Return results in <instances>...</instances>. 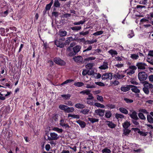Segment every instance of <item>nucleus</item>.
Listing matches in <instances>:
<instances>
[{
    "mask_svg": "<svg viewBox=\"0 0 153 153\" xmlns=\"http://www.w3.org/2000/svg\"><path fill=\"white\" fill-rule=\"evenodd\" d=\"M65 38H62L59 39V40H56L55 41V43L57 47L60 48H62L64 47L65 44L64 41Z\"/></svg>",
    "mask_w": 153,
    "mask_h": 153,
    "instance_id": "nucleus-1",
    "label": "nucleus"
},
{
    "mask_svg": "<svg viewBox=\"0 0 153 153\" xmlns=\"http://www.w3.org/2000/svg\"><path fill=\"white\" fill-rule=\"evenodd\" d=\"M81 48V47L79 45L75 46L73 48V51H71L69 53V56H72L76 55L79 52Z\"/></svg>",
    "mask_w": 153,
    "mask_h": 153,
    "instance_id": "nucleus-2",
    "label": "nucleus"
},
{
    "mask_svg": "<svg viewBox=\"0 0 153 153\" xmlns=\"http://www.w3.org/2000/svg\"><path fill=\"white\" fill-rule=\"evenodd\" d=\"M50 137L48 136V139L49 140H57L59 138V136L55 132H51L50 133Z\"/></svg>",
    "mask_w": 153,
    "mask_h": 153,
    "instance_id": "nucleus-3",
    "label": "nucleus"
},
{
    "mask_svg": "<svg viewBox=\"0 0 153 153\" xmlns=\"http://www.w3.org/2000/svg\"><path fill=\"white\" fill-rule=\"evenodd\" d=\"M138 76V78L140 81H145L146 79L148 76L147 74L144 72L139 73Z\"/></svg>",
    "mask_w": 153,
    "mask_h": 153,
    "instance_id": "nucleus-4",
    "label": "nucleus"
},
{
    "mask_svg": "<svg viewBox=\"0 0 153 153\" xmlns=\"http://www.w3.org/2000/svg\"><path fill=\"white\" fill-rule=\"evenodd\" d=\"M113 75L111 73H105L102 76V78L103 80L111 79H112Z\"/></svg>",
    "mask_w": 153,
    "mask_h": 153,
    "instance_id": "nucleus-5",
    "label": "nucleus"
},
{
    "mask_svg": "<svg viewBox=\"0 0 153 153\" xmlns=\"http://www.w3.org/2000/svg\"><path fill=\"white\" fill-rule=\"evenodd\" d=\"M53 61L56 64L61 65H64L65 64V62L59 58H55Z\"/></svg>",
    "mask_w": 153,
    "mask_h": 153,
    "instance_id": "nucleus-6",
    "label": "nucleus"
},
{
    "mask_svg": "<svg viewBox=\"0 0 153 153\" xmlns=\"http://www.w3.org/2000/svg\"><path fill=\"white\" fill-rule=\"evenodd\" d=\"M137 67L135 66H130L127 72V74L131 75L134 73V70H136Z\"/></svg>",
    "mask_w": 153,
    "mask_h": 153,
    "instance_id": "nucleus-7",
    "label": "nucleus"
},
{
    "mask_svg": "<svg viewBox=\"0 0 153 153\" xmlns=\"http://www.w3.org/2000/svg\"><path fill=\"white\" fill-rule=\"evenodd\" d=\"M137 66L138 69L144 70L147 67L146 64L143 62H138L137 64Z\"/></svg>",
    "mask_w": 153,
    "mask_h": 153,
    "instance_id": "nucleus-8",
    "label": "nucleus"
},
{
    "mask_svg": "<svg viewBox=\"0 0 153 153\" xmlns=\"http://www.w3.org/2000/svg\"><path fill=\"white\" fill-rule=\"evenodd\" d=\"M105 110L98 109L95 111V113L97 115L100 117H102L104 115Z\"/></svg>",
    "mask_w": 153,
    "mask_h": 153,
    "instance_id": "nucleus-9",
    "label": "nucleus"
},
{
    "mask_svg": "<svg viewBox=\"0 0 153 153\" xmlns=\"http://www.w3.org/2000/svg\"><path fill=\"white\" fill-rule=\"evenodd\" d=\"M125 76V75L122 74L120 73V72L116 73L114 75V78H115L116 79H121Z\"/></svg>",
    "mask_w": 153,
    "mask_h": 153,
    "instance_id": "nucleus-10",
    "label": "nucleus"
},
{
    "mask_svg": "<svg viewBox=\"0 0 153 153\" xmlns=\"http://www.w3.org/2000/svg\"><path fill=\"white\" fill-rule=\"evenodd\" d=\"M129 115L133 120L139 119V118L137 116V113L135 111H134L132 112L131 113L129 114Z\"/></svg>",
    "mask_w": 153,
    "mask_h": 153,
    "instance_id": "nucleus-11",
    "label": "nucleus"
},
{
    "mask_svg": "<svg viewBox=\"0 0 153 153\" xmlns=\"http://www.w3.org/2000/svg\"><path fill=\"white\" fill-rule=\"evenodd\" d=\"M143 84L144 87L148 88V89L153 88V85L149 83L148 82L144 81L143 82Z\"/></svg>",
    "mask_w": 153,
    "mask_h": 153,
    "instance_id": "nucleus-12",
    "label": "nucleus"
},
{
    "mask_svg": "<svg viewBox=\"0 0 153 153\" xmlns=\"http://www.w3.org/2000/svg\"><path fill=\"white\" fill-rule=\"evenodd\" d=\"M65 121L63 119H62L60 120L59 125L62 127H65V128H69V125L67 123H65Z\"/></svg>",
    "mask_w": 153,
    "mask_h": 153,
    "instance_id": "nucleus-13",
    "label": "nucleus"
},
{
    "mask_svg": "<svg viewBox=\"0 0 153 153\" xmlns=\"http://www.w3.org/2000/svg\"><path fill=\"white\" fill-rule=\"evenodd\" d=\"M133 86V85H128L126 87L122 86L121 88L120 89L122 91L126 92L129 91L130 88H132Z\"/></svg>",
    "mask_w": 153,
    "mask_h": 153,
    "instance_id": "nucleus-14",
    "label": "nucleus"
},
{
    "mask_svg": "<svg viewBox=\"0 0 153 153\" xmlns=\"http://www.w3.org/2000/svg\"><path fill=\"white\" fill-rule=\"evenodd\" d=\"M74 59L75 61L78 62H81L83 61L82 58L80 56H75L74 58Z\"/></svg>",
    "mask_w": 153,
    "mask_h": 153,
    "instance_id": "nucleus-15",
    "label": "nucleus"
},
{
    "mask_svg": "<svg viewBox=\"0 0 153 153\" xmlns=\"http://www.w3.org/2000/svg\"><path fill=\"white\" fill-rule=\"evenodd\" d=\"M76 122L81 127L83 128L85 127L86 125L85 123L82 121L79 120L76 121Z\"/></svg>",
    "mask_w": 153,
    "mask_h": 153,
    "instance_id": "nucleus-16",
    "label": "nucleus"
},
{
    "mask_svg": "<svg viewBox=\"0 0 153 153\" xmlns=\"http://www.w3.org/2000/svg\"><path fill=\"white\" fill-rule=\"evenodd\" d=\"M75 107L78 109H82L85 107V105L80 103H78L75 104Z\"/></svg>",
    "mask_w": 153,
    "mask_h": 153,
    "instance_id": "nucleus-17",
    "label": "nucleus"
},
{
    "mask_svg": "<svg viewBox=\"0 0 153 153\" xmlns=\"http://www.w3.org/2000/svg\"><path fill=\"white\" fill-rule=\"evenodd\" d=\"M106 124L111 128H113L115 127V125L112 122L108 121L105 122Z\"/></svg>",
    "mask_w": 153,
    "mask_h": 153,
    "instance_id": "nucleus-18",
    "label": "nucleus"
},
{
    "mask_svg": "<svg viewBox=\"0 0 153 153\" xmlns=\"http://www.w3.org/2000/svg\"><path fill=\"white\" fill-rule=\"evenodd\" d=\"M52 130L56 131L58 133H61L63 131V130L62 128H60L57 127H54L52 128Z\"/></svg>",
    "mask_w": 153,
    "mask_h": 153,
    "instance_id": "nucleus-19",
    "label": "nucleus"
},
{
    "mask_svg": "<svg viewBox=\"0 0 153 153\" xmlns=\"http://www.w3.org/2000/svg\"><path fill=\"white\" fill-rule=\"evenodd\" d=\"M131 124L129 122L126 121L123 124V127L125 129H127L130 126Z\"/></svg>",
    "mask_w": 153,
    "mask_h": 153,
    "instance_id": "nucleus-20",
    "label": "nucleus"
},
{
    "mask_svg": "<svg viewBox=\"0 0 153 153\" xmlns=\"http://www.w3.org/2000/svg\"><path fill=\"white\" fill-rule=\"evenodd\" d=\"M86 85V88H93L96 87V86L94 85V83H90L87 84H85Z\"/></svg>",
    "mask_w": 153,
    "mask_h": 153,
    "instance_id": "nucleus-21",
    "label": "nucleus"
},
{
    "mask_svg": "<svg viewBox=\"0 0 153 153\" xmlns=\"http://www.w3.org/2000/svg\"><path fill=\"white\" fill-rule=\"evenodd\" d=\"M68 107L65 105H60L59 106V107L60 109L64 111L65 112Z\"/></svg>",
    "mask_w": 153,
    "mask_h": 153,
    "instance_id": "nucleus-22",
    "label": "nucleus"
},
{
    "mask_svg": "<svg viewBox=\"0 0 153 153\" xmlns=\"http://www.w3.org/2000/svg\"><path fill=\"white\" fill-rule=\"evenodd\" d=\"M108 64L107 63H105L102 65L100 66L99 68L101 69L105 70L108 68Z\"/></svg>",
    "mask_w": 153,
    "mask_h": 153,
    "instance_id": "nucleus-23",
    "label": "nucleus"
},
{
    "mask_svg": "<svg viewBox=\"0 0 153 153\" xmlns=\"http://www.w3.org/2000/svg\"><path fill=\"white\" fill-rule=\"evenodd\" d=\"M88 120L89 121H90L92 123H94L96 122H97L99 121V120L98 119H96L92 117H89L88 118Z\"/></svg>",
    "mask_w": 153,
    "mask_h": 153,
    "instance_id": "nucleus-24",
    "label": "nucleus"
},
{
    "mask_svg": "<svg viewBox=\"0 0 153 153\" xmlns=\"http://www.w3.org/2000/svg\"><path fill=\"white\" fill-rule=\"evenodd\" d=\"M147 119L148 122L150 123H153V118L150 115H147Z\"/></svg>",
    "mask_w": 153,
    "mask_h": 153,
    "instance_id": "nucleus-25",
    "label": "nucleus"
},
{
    "mask_svg": "<svg viewBox=\"0 0 153 153\" xmlns=\"http://www.w3.org/2000/svg\"><path fill=\"white\" fill-rule=\"evenodd\" d=\"M90 92L91 91L90 90L87 89L80 92V93L83 95L86 94V95H88L90 93Z\"/></svg>",
    "mask_w": 153,
    "mask_h": 153,
    "instance_id": "nucleus-26",
    "label": "nucleus"
},
{
    "mask_svg": "<svg viewBox=\"0 0 153 153\" xmlns=\"http://www.w3.org/2000/svg\"><path fill=\"white\" fill-rule=\"evenodd\" d=\"M74 110L75 109L73 107H68L65 112L68 113H71L74 112Z\"/></svg>",
    "mask_w": 153,
    "mask_h": 153,
    "instance_id": "nucleus-27",
    "label": "nucleus"
},
{
    "mask_svg": "<svg viewBox=\"0 0 153 153\" xmlns=\"http://www.w3.org/2000/svg\"><path fill=\"white\" fill-rule=\"evenodd\" d=\"M10 108L9 106H7L5 107L3 111V113H4L6 115L8 114L10 111Z\"/></svg>",
    "mask_w": 153,
    "mask_h": 153,
    "instance_id": "nucleus-28",
    "label": "nucleus"
},
{
    "mask_svg": "<svg viewBox=\"0 0 153 153\" xmlns=\"http://www.w3.org/2000/svg\"><path fill=\"white\" fill-rule=\"evenodd\" d=\"M119 111L122 113L125 114H127L128 113V111L123 108H119Z\"/></svg>",
    "mask_w": 153,
    "mask_h": 153,
    "instance_id": "nucleus-29",
    "label": "nucleus"
},
{
    "mask_svg": "<svg viewBox=\"0 0 153 153\" xmlns=\"http://www.w3.org/2000/svg\"><path fill=\"white\" fill-rule=\"evenodd\" d=\"M108 52L112 56H113L114 55H116L117 54V52L115 51L114 50L112 49H111L110 50L108 51Z\"/></svg>",
    "mask_w": 153,
    "mask_h": 153,
    "instance_id": "nucleus-30",
    "label": "nucleus"
},
{
    "mask_svg": "<svg viewBox=\"0 0 153 153\" xmlns=\"http://www.w3.org/2000/svg\"><path fill=\"white\" fill-rule=\"evenodd\" d=\"M73 38L71 37H69L67 38V40H66L65 43H64L66 45L67 44H68L70 43V42L71 41H72L73 40Z\"/></svg>",
    "mask_w": 153,
    "mask_h": 153,
    "instance_id": "nucleus-31",
    "label": "nucleus"
},
{
    "mask_svg": "<svg viewBox=\"0 0 153 153\" xmlns=\"http://www.w3.org/2000/svg\"><path fill=\"white\" fill-rule=\"evenodd\" d=\"M131 88V90L136 93H139L140 92V90L135 86L133 85V86Z\"/></svg>",
    "mask_w": 153,
    "mask_h": 153,
    "instance_id": "nucleus-32",
    "label": "nucleus"
},
{
    "mask_svg": "<svg viewBox=\"0 0 153 153\" xmlns=\"http://www.w3.org/2000/svg\"><path fill=\"white\" fill-rule=\"evenodd\" d=\"M81 28L82 27L81 26H75L71 27V29L73 30L78 31L81 29Z\"/></svg>",
    "mask_w": 153,
    "mask_h": 153,
    "instance_id": "nucleus-33",
    "label": "nucleus"
},
{
    "mask_svg": "<svg viewBox=\"0 0 153 153\" xmlns=\"http://www.w3.org/2000/svg\"><path fill=\"white\" fill-rule=\"evenodd\" d=\"M59 34L61 36H64L67 35V32L60 30L59 31Z\"/></svg>",
    "mask_w": 153,
    "mask_h": 153,
    "instance_id": "nucleus-34",
    "label": "nucleus"
},
{
    "mask_svg": "<svg viewBox=\"0 0 153 153\" xmlns=\"http://www.w3.org/2000/svg\"><path fill=\"white\" fill-rule=\"evenodd\" d=\"M74 85L78 87H80L83 86L84 84L82 82H75L74 84Z\"/></svg>",
    "mask_w": 153,
    "mask_h": 153,
    "instance_id": "nucleus-35",
    "label": "nucleus"
},
{
    "mask_svg": "<svg viewBox=\"0 0 153 153\" xmlns=\"http://www.w3.org/2000/svg\"><path fill=\"white\" fill-rule=\"evenodd\" d=\"M94 105L98 107L102 108H104L105 107V106L103 105L98 102L95 103Z\"/></svg>",
    "mask_w": 153,
    "mask_h": 153,
    "instance_id": "nucleus-36",
    "label": "nucleus"
},
{
    "mask_svg": "<svg viewBox=\"0 0 153 153\" xmlns=\"http://www.w3.org/2000/svg\"><path fill=\"white\" fill-rule=\"evenodd\" d=\"M131 132V130L127 129H124L123 134L126 136H128Z\"/></svg>",
    "mask_w": 153,
    "mask_h": 153,
    "instance_id": "nucleus-37",
    "label": "nucleus"
},
{
    "mask_svg": "<svg viewBox=\"0 0 153 153\" xmlns=\"http://www.w3.org/2000/svg\"><path fill=\"white\" fill-rule=\"evenodd\" d=\"M60 3L58 0H55L54 3V6L56 7H59L60 6Z\"/></svg>",
    "mask_w": 153,
    "mask_h": 153,
    "instance_id": "nucleus-38",
    "label": "nucleus"
},
{
    "mask_svg": "<svg viewBox=\"0 0 153 153\" xmlns=\"http://www.w3.org/2000/svg\"><path fill=\"white\" fill-rule=\"evenodd\" d=\"M85 22V20L84 19L83 20H81L78 22H75L74 23V25H78L80 24H83Z\"/></svg>",
    "mask_w": 153,
    "mask_h": 153,
    "instance_id": "nucleus-39",
    "label": "nucleus"
},
{
    "mask_svg": "<svg viewBox=\"0 0 153 153\" xmlns=\"http://www.w3.org/2000/svg\"><path fill=\"white\" fill-rule=\"evenodd\" d=\"M138 116L139 117L141 120H145L146 119V117L142 113L140 112L139 113Z\"/></svg>",
    "mask_w": 153,
    "mask_h": 153,
    "instance_id": "nucleus-40",
    "label": "nucleus"
},
{
    "mask_svg": "<svg viewBox=\"0 0 153 153\" xmlns=\"http://www.w3.org/2000/svg\"><path fill=\"white\" fill-rule=\"evenodd\" d=\"M139 56L138 54H131V55L130 57L133 59H137L139 58Z\"/></svg>",
    "mask_w": 153,
    "mask_h": 153,
    "instance_id": "nucleus-41",
    "label": "nucleus"
},
{
    "mask_svg": "<svg viewBox=\"0 0 153 153\" xmlns=\"http://www.w3.org/2000/svg\"><path fill=\"white\" fill-rule=\"evenodd\" d=\"M124 116L123 115L120 114L116 113L115 114V117L117 119L119 118H123L124 117Z\"/></svg>",
    "mask_w": 153,
    "mask_h": 153,
    "instance_id": "nucleus-42",
    "label": "nucleus"
},
{
    "mask_svg": "<svg viewBox=\"0 0 153 153\" xmlns=\"http://www.w3.org/2000/svg\"><path fill=\"white\" fill-rule=\"evenodd\" d=\"M61 97L64 98L66 100L69 99L71 97V95L69 94H62L61 95Z\"/></svg>",
    "mask_w": 153,
    "mask_h": 153,
    "instance_id": "nucleus-43",
    "label": "nucleus"
},
{
    "mask_svg": "<svg viewBox=\"0 0 153 153\" xmlns=\"http://www.w3.org/2000/svg\"><path fill=\"white\" fill-rule=\"evenodd\" d=\"M102 153H110L111 151L110 149L105 148L102 150Z\"/></svg>",
    "mask_w": 153,
    "mask_h": 153,
    "instance_id": "nucleus-44",
    "label": "nucleus"
},
{
    "mask_svg": "<svg viewBox=\"0 0 153 153\" xmlns=\"http://www.w3.org/2000/svg\"><path fill=\"white\" fill-rule=\"evenodd\" d=\"M111 116V113L110 111H106L105 114V116L107 118H110Z\"/></svg>",
    "mask_w": 153,
    "mask_h": 153,
    "instance_id": "nucleus-45",
    "label": "nucleus"
},
{
    "mask_svg": "<svg viewBox=\"0 0 153 153\" xmlns=\"http://www.w3.org/2000/svg\"><path fill=\"white\" fill-rule=\"evenodd\" d=\"M89 110L88 109H84L82 110L81 112L82 113L84 114H88Z\"/></svg>",
    "mask_w": 153,
    "mask_h": 153,
    "instance_id": "nucleus-46",
    "label": "nucleus"
},
{
    "mask_svg": "<svg viewBox=\"0 0 153 153\" xmlns=\"http://www.w3.org/2000/svg\"><path fill=\"white\" fill-rule=\"evenodd\" d=\"M106 106L107 107V108L110 109H113L115 108V106L112 104H108L106 105Z\"/></svg>",
    "mask_w": 153,
    "mask_h": 153,
    "instance_id": "nucleus-47",
    "label": "nucleus"
},
{
    "mask_svg": "<svg viewBox=\"0 0 153 153\" xmlns=\"http://www.w3.org/2000/svg\"><path fill=\"white\" fill-rule=\"evenodd\" d=\"M89 33V31H88L84 32L82 31L79 33V34L80 35H82L83 36H85L88 35Z\"/></svg>",
    "mask_w": 153,
    "mask_h": 153,
    "instance_id": "nucleus-48",
    "label": "nucleus"
},
{
    "mask_svg": "<svg viewBox=\"0 0 153 153\" xmlns=\"http://www.w3.org/2000/svg\"><path fill=\"white\" fill-rule=\"evenodd\" d=\"M103 32L102 31H99L97 32L96 33H94L93 35L94 36H98L102 34Z\"/></svg>",
    "mask_w": 153,
    "mask_h": 153,
    "instance_id": "nucleus-49",
    "label": "nucleus"
},
{
    "mask_svg": "<svg viewBox=\"0 0 153 153\" xmlns=\"http://www.w3.org/2000/svg\"><path fill=\"white\" fill-rule=\"evenodd\" d=\"M73 81V80L72 79H68L66 81L63 82L62 83L61 85H62L64 84H67L68 83L71 82Z\"/></svg>",
    "mask_w": 153,
    "mask_h": 153,
    "instance_id": "nucleus-50",
    "label": "nucleus"
},
{
    "mask_svg": "<svg viewBox=\"0 0 153 153\" xmlns=\"http://www.w3.org/2000/svg\"><path fill=\"white\" fill-rule=\"evenodd\" d=\"M88 95V97L87 98V100H92L94 99V97H93L92 94L90 93Z\"/></svg>",
    "mask_w": 153,
    "mask_h": 153,
    "instance_id": "nucleus-51",
    "label": "nucleus"
},
{
    "mask_svg": "<svg viewBox=\"0 0 153 153\" xmlns=\"http://www.w3.org/2000/svg\"><path fill=\"white\" fill-rule=\"evenodd\" d=\"M143 91L146 94H148L149 93V89L148 88H146L145 87L143 88Z\"/></svg>",
    "mask_w": 153,
    "mask_h": 153,
    "instance_id": "nucleus-52",
    "label": "nucleus"
},
{
    "mask_svg": "<svg viewBox=\"0 0 153 153\" xmlns=\"http://www.w3.org/2000/svg\"><path fill=\"white\" fill-rule=\"evenodd\" d=\"M97 99L98 100L102 102L103 101V97L101 96H100L98 95L97 96Z\"/></svg>",
    "mask_w": 153,
    "mask_h": 153,
    "instance_id": "nucleus-53",
    "label": "nucleus"
},
{
    "mask_svg": "<svg viewBox=\"0 0 153 153\" xmlns=\"http://www.w3.org/2000/svg\"><path fill=\"white\" fill-rule=\"evenodd\" d=\"M139 111L141 113H143L146 114L148 113V112L146 109L143 108H140L139 110Z\"/></svg>",
    "mask_w": 153,
    "mask_h": 153,
    "instance_id": "nucleus-54",
    "label": "nucleus"
},
{
    "mask_svg": "<svg viewBox=\"0 0 153 153\" xmlns=\"http://www.w3.org/2000/svg\"><path fill=\"white\" fill-rule=\"evenodd\" d=\"M115 66L118 68H121L124 66V64L122 63H118Z\"/></svg>",
    "mask_w": 153,
    "mask_h": 153,
    "instance_id": "nucleus-55",
    "label": "nucleus"
},
{
    "mask_svg": "<svg viewBox=\"0 0 153 153\" xmlns=\"http://www.w3.org/2000/svg\"><path fill=\"white\" fill-rule=\"evenodd\" d=\"M97 42V39L93 40L92 39L91 40H88L87 41V43L89 44H92L94 42Z\"/></svg>",
    "mask_w": 153,
    "mask_h": 153,
    "instance_id": "nucleus-56",
    "label": "nucleus"
},
{
    "mask_svg": "<svg viewBox=\"0 0 153 153\" xmlns=\"http://www.w3.org/2000/svg\"><path fill=\"white\" fill-rule=\"evenodd\" d=\"M124 100L127 103H131L133 102V100H132L129 99L127 98H124Z\"/></svg>",
    "mask_w": 153,
    "mask_h": 153,
    "instance_id": "nucleus-57",
    "label": "nucleus"
},
{
    "mask_svg": "<svg viewBox=\"0 0 153 153\" xmlns=\"http://www.w3.org/2000/svg\"><path fill=\"white\" fill-rule=\"evenodd\" d=\"M134 36V32L131 30L130 31V33L128 35L129 38H131Z\"/></svg>",
    "mask_w": 153,
    "mask_h": 153,
    "instance_id": "nucleus-58",
    "label": "nucleus"
},
{
    "mask_svg": "<svg viewBox=\"0 0 153 153\" xmlns=\"http://www.w3.org/2000/svg\"><path fill=\"white\" fill-rule=\"evenodd\" d=\"M137 120L133 119L132 120V121L133 124L136 126L139 125V123L137 121Z\"/></svg>",
    "mask_w": 153,
    "mask_h": 153,
    "instance_id": "nucleus-59",
    "label": "nucleus"
},
{
    "mask_svg": "<svg viewBox=\"0 0 153 153\" xmlns=\"http://www.w3.org/2000/svg\"><path fill=\"white\" fill-rule=\"evenodd\" d=\"M95 57H90L87 58L85 59V60L86 61H90L94 60L95 59Z\"/></svg>",
    "mask_w": 153,
    "mask_h": 153,
    "instance_id": "nucleus-60",
    "label": "nucleus"
},
{
    "mask_svg": "<svg viewBox=\"0 0 153 153\" xmlns=\"http://www.w3.org/2000/svg\"><path fill=\"white\" fill-rule=\"evenodd\" d=\"M92 49V46L91 45H90L89 47L83 51V52H85L88 51H90Z\"/></svg>",
    "mask_w": 153,
    "mask_h": 153,
    "instance_id": "nucleus-61",
    "label": "nucleus"
},
{
    "mask_svg": "<svg viewBox=\"0 0 153 153\" xmlns=\"http://www.w3.org/2000/svg\"><path fill=\"white\" fill-rule=\"evenodd\" d=\"M95 83L96 84L100 86H104L105 85L103 83L101 82H95Z\"/></svg>",
    "mask_w": 153,
    "mask_h": 153,
    "instance_id": "nucleus-62",
    "label": "nucleus"
},
{
    "mask_svg": "<svg viewBox=\"0 0 153 153\" xmlns=\"http://www.w3.org/2000/svg\"><path fill=\"white\" fill-rule=\"evenodd\" d=\"M52 15L55 17H57L59 15L58 13L56 11L53 12L52 13Z\"/></svg>",
    "mask_w": 153,
    "mask_h": 153,
    "instance_id": "nucleus-63",
    "label": "nucleus"
},
{
    "mask_svg": "<svg viewBox=\"0 0 153 153\" xmlns=\"http://www.w3.org/2000/svg\"><path fill=\"white\" fill-rule=\"evenodd\" d=\"M101 92L100 90L97 91H92V93L94 95H96L100 94Z\"/></svg>",
    "mask_w": 153,
    "mask_h": 153,
    "instance_id": "nucleus-64",
    "label": "nucleus"
}]
</instances>
